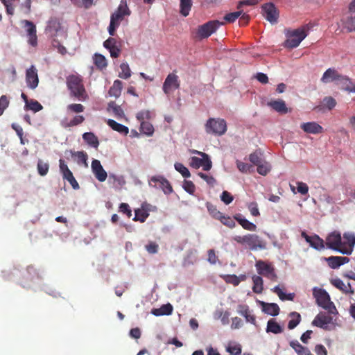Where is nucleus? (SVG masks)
<instances>
[{"instance_id": "nucleus-1", "label": "nucleus", "mask_w": 355, "mask_h": 355, "mask_svg": "<svg viewBox=\"0 0 355 355\" xmlns=\"http://www.w3.org/2000/svg\"><path fill=\"white\" fill-rule=\"evenodd\" d=\"M66 83L71 96L76 98L80 101H85L88 99L89 96L85 88L83 78L80 76H69L67 77Z\"/></svg>"}, {"instance_id": "nucleus-2", "label": "nucleus", "mask_w": 355, "mask_h": 355, "mask_svg": "<svg viewBox=\"0 0 355 355\" xmlns=\"http://www.w3.org/2000/svg\"><path fill=\"white\" fill-rule=\"evenodd\" d=\"M309 30V25H304L294 30H288L286 33V40L284 46L288 49L297 47L301 42L307 36Z\"/></svg>"}, {"instance_id": "nucleus-3", "label": "nucleus", "mask_w": 355, "mask_h": 355, "mask_svg": "<svg viewBox=\"0 0 355 355\" xmlns=\"http://www.w3.org/2000/svg\"><path fill=\"white\" fill-rule=\"evenodd\" d=\"M233 240L239 244L248 246L251 250H265L267 247L266 242L254 234L235 236Z\"/></svg>"}, {"instance_id": "nucleus-4", "label": "nucleus", "mask_w": 355, "mask_h": 355, "mask_svg": "<svg viewBox=\"0 0 355 355\" xmlns=\"http://www.w3.org/2000/svg\"><path fill=\"white\" fill-rule=\"evenodd\" d=\"M313 295L318 306L327 310L330 314H337L338 311L334 304L331 301L330 296L324 289L313 291Z\"/></svg>"}, {"instance_id": "nucleus-5", "label": "nucleus", "mask_w": 355, "mask_h": 355, "mask_svg": "<svg viewBox=\"0 0 355 355\" xmlns=\"http://www.w3.org/2000/svg\"><path fill=\"white\" fill-rule=\"evenodd\" d=\"M205 128L208 134L222 136L227 131V123L223 119L210 118L207 121Z\"/></svg>"}, {"instance_id": "nucleus-6", "label": "nucleus", "mask_w": 355, "mask_h": 355, "mask_svg": "<svg viewBox=\"0 0 355 355\" xmlns=\"http://www.w3.org/2000/svg\"><path fill=\"white\" fill-rule=\"evenodd\" d=\"M223 24V22H220L218 20L209 21L198 26L197 35L200 39L207 38L214 33L220 26Z\"/></svg>"}, {"instance_id": "nucleus-7", "label": "nucleus", "mask_w": 355, "mask_h": 355, "mask_svg": "<svg viewBox=\"0 0 355 355\" xmlns=\"http://www.w3.org/2000/svg\"><path fill=\"white\" fill-rule=\"evenodd\" d=\"M255 266L259 275H263L272 281H276L277 277L271 263L259 260L256 262Z\"/></svg>"}, {"instance_id": "nucleus-8", "label": "nucleus", "mask_w": 355, "mask_h": 355, "mask_svg": "<svg viewBox=\"0 0 355 355\" xmlns=\"http://www.w3.org/2000/svg\"><path fill=\"white\" fill-rule=\"evenodd\" d=\"M59 168L63 179L68 181L73 189H78L80 188L79 184L75 179L67 164L62 159H60L59 160Z\"/></svg>"}, {"instance_id": "nucleus-9", "label": "nucleus", "mask_w": 355, "mask_h": 355, "mask_svg": "<svg viewBox=\"0 0 355 355\" xmlns=\"http://www.w3.org/2000/svg\"><path fill=\"white\" fill-rule=\"evenodd\" d=\"M325 245L329 249L340 252L342 250V237L340 232L334 231L326 238Z\"/></svg>"}, {"instance_id": "nucleus-10", "label": "nucleus", "mask_w": 355, "mask_h": 355, "mask_svg": "<svg viewBox=\"0 0 355 355\" xmlns=\"http://www.w3.org/2000/svg\"><path fill=\"white\" fill-rule=\"evenodd\" d=\"M180 85L178 76L174 73H171L166 76L163 84L162 89L166 94L168 95L178 89Z\"/></svg>"}, {"instance_id": "nucleus-11", "label": "nucleus", "mask_w": 355, "mask_h": 355, "mask_svg": "<svg viewBox=\"0 0 355 355\" xmlns=\"http://www.w3.org/2000/svg\"><path fill=\"white\" fill-rule=\"evenodd\" d=\"M355 245V236L351 233H345L343 234V241H342V250L340 253L343 254L349 255L353 251Z\"/></svg>"}, {"instance_id": "nucleus-12", "label": "nucleus", "mask_w": 355, "mask_h": 355, "mask_svg": "<svg viewBox=\"0 0 355 355\" xmlns=\"http://www.w3.org/2000/svg\"><path fill=\"white\" fill-rule=\"evenodd\" d=\"M130 13L131 12L127 5V1L121 0L116 11L111 15L110 19H114V21L120 24V21L123 20V17L125 15H130Z\"/></svg>"}, {"instance_id": "nucleus-13", "label": "nucleus", "mask_w": 355, "mask_h": 355, "mask_svg": "<svg viewBox=\"0 0 355 355\" xmlns=\"http://www.w3.org/2000/svg\"><path fill=\"white\" fill-rule=\"evenodd\" d=\"M103 46L108 49L112 58H118L121 53V43L114 37H109L103 42Z\"/></svg>"}, {"instance_id": "nucleus-14", "label": "nucleus", "mask_w": 355, "mask_h": 355, "mask_svg": "<svg viewBox=\"0 0 355 355\" xmlns=\"http://www.w3.org/2000/svg\"><path fill=\"white\" fill-rule=\"evenodd\" d=\"M262 10L264 12L266 19L271 24L277 21L278 12L272 3H267L262 6Z\"/></svg>"}, {"instance_id": "nucleus-15", "label": "nucleus", "mask_w": 355, "mask_h": 355, "mask_svg": "<svg viewBox=\"0 0 355 355\" xmlns=\"http://www.w3.org/2000/svg\"><path fill=\"white\" fill-rule=\"evenodd\" d=\"M154 183V186H159L166 194L173 192V188L170 182L162 176H153L150 178V184Z\"/></svg>"}, {"instance_id": "nucleus-16", "label": "nucleus", "mask_w": 355, "mask_h": 355, "mask_svg": "<svg viewBox=\"0 0 355 355\" xmlns=\"http://www.w3.org/2000/svg\"><path fill=\"white\" fill-rule=\"evenodd\" d=\"M92 171L95 176V178L99 181V182H104L106 180L107 174V172L105 171L103 167L102 166L101 162L98 159H93L92 162Z\"/></svg>"}, {"instance_id": "nucleus-17", "label": "nucleus", "mask_w": 355, "mask_h": 355, "mask_svg": "<svg viewBox=\"0 0 355 355\" xmlns=\"http://www.w3.org/2000/svg\"><path fill=\"white\" fill-rule=\"evenodd\" d=\"M22 24H24V27L26 29L27 35L28 37V43L35 46L37 45V30L35 25L31 21L24 20Z\"/></svg>"}, {"instance_id": "nucleus-18", "label": "nucleus", "mask_w": 355, "mask_h": 355, "mask_svg": "<svg viewBox=\"0 0 355 355\" xmlns=\"http://www.w3.org/2000/svg\"><path fill=\"white\" fill-rule=\"evenodd\" d=\"M26 80L27 85L31 89H35L39 83L37 69L34 66H31L29 69L26 70Z\"/></svg>"}, {"instance_id": "nucleus-19", "label": "nucleus", "mask_w": 355, "mask_h": 355, "mask_svg": "<svg viewBox=\"0 0 355 355\" xmlns=\"http://www.w3.org/2000/svg\"><path fill=\"white\" fill-rule=\"evenodd\" d=\"M332 317L326 315L325 313L318 314L312 322L313 326L322 328L323 329H328L327 325L332 322Z\"/></svg>"}, {"instance_id": "nucleus-20", "label": "nucleus", "mask_w": 355, "mask_h": 355, "mask_svg": "<svg viewBox=\"0 0 355 355\" xmlns=\"http://www.w3.org/2000/svg\"><path fill=\"white\" fill-rule=\"evenodd\" d=\"M304 132L309 134H320L323 132V128L316 122L303 123L300 125Z\"/></svg>"}, {"instance_id": "nucleus-21", "label": "nucleus", "mask_w": 355, "mask_h": 355, "mask_svg": "<svg viewBox=\"0 0 355 355\" xmlns=\"http://www.w3.org/2000/svg\"><path fill=\"white\" fill-rule=\"evenodd\" d=\"M329 266L331 268L336 269L340 266L349 261V259L347 257L331 256L326 259Z\"/></svg>"}, {"instance_id": "nucleus-22", "label": "nucleus", "mask_w": 355, "mask_h": 355, "mask_svg": "<svg viewBox=\"0 0 355 355\" xmlns=\"http://www.w3.org/2000/svg\"><path fill=\"white\" fill-rule=\"evenodd\" d=\"M331 284L345 294H354V290L352 288L350 283L345 285L339 278L331 280Z\"/></svg>"}, {"instance_id": "nucleus-23", "label": "nucleus", "mask_w": 355, "mask_h": 355, "mask_svg": "<svg viewBox=\"0 0 355 355\" xmlns=\"http://www.w3.org/2000/svg\"><path fill=\"white\" fill-rule=\"evenodd\" d=\"M268 105L280 114H286L288 112L285 102L282 99L270 101Z\"/></svg>"}, {"instance_id": "nucleus-24", "label": "nucleus", "mask_w": 355, "mask_h": 355, "mask_svg": "<svg viewBox=\"0 0 355 355\" xmlns=\"http://www.w3.org/2000/svg\"><path fill=\"white\" fill-rule=\"evenodd\" d=\"M238 312L245 318L246 322L255 324V316L251 313L247 305H239Z\"/></svg>"}, {"instance_id": "nucleus-25", "label": "nucleus", "mask_w": 355, "mask_h": 355, "mask_svg": "<svg viewBox=\"0 0 355 355\" xmlns=\"http://www.w3.org/2000/svg\"><path fill=\"white\" fill-rule=\"evenodd\" d=\"M342 76L339 75L335 69H328L322 75L321 81L327 83L336 80H341Z\"/></svg>"}, {"instance_id": "nucleus-26", "label": "nucleus", "mask_w": 355, "mask_h": 355, "mask_svg": "<svg viewBox=\"0 0 355 355\" xmlns=\"http://www.w3.org/2000/svg\"><path fill=\"white\" fill-rule=\"evenodd\" d=\"M266 330L267 333L278 334L284 331V328L275 319H270L268 321Z\"/></svg>"}, {"instance_id": "nucleus-27", "label": "nucleus", "mask_w": 355, "mask_h": 355, "mask_svg": "<svg viewBox=\"0 0 355 355\" xmlns=\"http://www.w3.org/2000/svg\"><path fill=\"white\" fill-rule=\"evenodd\" d=\"M107 124L114 130L123 134L124 135H127L129 132V129L128 127L117 123L113 119H108L107 121Z\"/></svg>"}, {"instance_id": "nucleus-28", "label": "nucleus", "mask_w": 355, "mask_h": 355, "mask_svg": "<svg viewBox=\"0 0 355 355\" xmlns=\"http://www.w3.org/2000/svg\"><path fill=\"white\" fill-rule=\"evenodd\" d=\"M263 311L272 316H276L279 313V307L275 303H262Z\"/></svg>"}, {"instance_id": "nucleus-29", "label": "nucleus", "mask_w": 355, "mask_h": 355, "mask_svg": "<svg viewBox=\"0 0 355 355\" xmlns=\"http://www.w3.org/2000/svg\"><path fill=\"white\" fill-rule=\"evenodd\" d=\"M235 220L242 226V227L248 231H256L257 225L248 220L242 218L241 215L234 216Z\"/></svg>"}, {"instance_id": "nucleus-30", "label": "nucleus", "mask_w": 355, "mask_h": 355, "mask_svg": "<svg viewBox=\"0 0 355 355\" xmlns=\"http://www.w3.org/2000/svg\"><path fill=\"white\" fill-rule=\"evenodd\" d=\"M84 141L92 147L97 148L99 141L97 137L93 132H85L83 135Z\"/></svg>"}, {"instance_id": "nucleus-31", "label": "nucleus", "mask_w": 355, "mask_h": 355, "mask_svg": "<svg viewBox=\"0 0 355 355\" xmlns=\"http://www.w3.org/2000/svg\"><path fill=\"white\" fill-rule=\"evenodd\" d=\"M122 89V82L119 80H116L113 85L109 89V95L115 98L119 97L121 95Z\"/></svg>"}, {"instance_id": "nucleus-32", "label": "nucleus", "mask_w": 355, "mask_h": 355, "mask_svg": "<svg viewBox=\"0 0 355 355\" xmlns=\"http://www.w3.org/2000/svg\"><path fill=\"white\" fill-rule=\"evenodd\" d=\"M289 345L297 355H306L310 351L306 347L302 345L297 340H292Z\"/></svg>"}, {"instance_id": "nucleus-33", "label": "nucleus", "mask_w": 355, "mask_h": 355, "mask_svg": "<svg viewBox=\"0 0 355 355\" xmlns=\"http://www.w3.org/2000/svg\"><path fill=\"white\" fill-rule=\"evenodd\" d=\"M107 110L108 111H112L114 116L118 119H121L125 116L123 110L121 106L116 105L114 101H111L108 103Z\"/></svg>"}, {"instance_id": "nucleus-34", "label": "nucleus", "mask_w": 355, "mask_h": 355, "mask_svg": "<svg viewBox=\"0 0 355 355\" xmlns=\"http://www.w3.org/2000/svg\"><path fill=\"white\" fill-rule=\"evenodd\" d=\"M71 157L76 159V162L78 164H84L85 166H87V160L88 159V155L87 153L84 151H71Z\"/></svg>"}, {"instance_id": "nucleus-35", "label": "nucleus", "mask_w": 355, "mask_h": 355, "mask_svg": "<svg viewBox=\"0 0 355 355\" xmlns=\"http://www.w3.org/2000/svg\"><path fill=\"white\" fill-rule=\"evenodd\" d=\"M148 216L149 214L148 211L144 209L143 207L141 209H137L135 210V217L133 218V220L144 223Z\"/></svg>"}, {"instance_id": "nucleus-36", "label": "nucleus", "mask_w": 355, "mask_h": 355, "mask_svg": "<svg viewBox=\"0 0 355 355\" xmlns=\"http://www.w3.org/2000/svg\"><path fill=\"white\" fill-rule=\"evenodd\" d=\"M289 317L291 318V320H290L288 322V328L289 329H293L300 322L301 315L299 313L294 311V312H291L289 314Z\"/></svg>"}, {"instance_id": "nucleus-37", "label": "nucleus", "mask_w": 355, "mask_h": 355, "mask_svg": "<svg viewBox=\"0 0 355 355\" xmlns=\"http://www.w3.org/2000/svg\"><path fill=\"white\" fill-rule=\"evenodd\" d=\"M194 153H196L202 157L203 161H202V165H201V166L203 168V170L206 171H209L212 166V163H211V161L210 160L208 155L205 153L200 152L198 150H195Z\"/></svg>"}, {"instance_id": "nucleus-38", "label": "nucleus", "mask_w": 355, "mask_h": 355, "mask_svg": "<svg viewBox=\"0 0 355 355\" xmlns=\"http://www.w3.org/2000/svg\"><path fill=\"white\" fill-rule=\"evenodd\" d=\"M309 243L312 248L316 250H322L324 248V241L318 235L312 236Z\"/></svg>"}, {"instance_id": "nucleus-39", "label": "nucleus", "mask_w": 355, "mask_h": 355, "mask_svg": "<svg viewBox=\"0 0 355 355\" xmlns=\"http://www.w3.org/2000/svg\"><path fill=\"white\" fill-rule=\"evenodd\" d=\"M192 6V0H180V13L184 17L189 15Z\"/></svg>"}, {"instance_id": "nucleus-40", "label": "nucleus", "mask_w": 355, "mask_h": 355, "mask_svg": "<svg viewBox=\"0 0 355 355\" xmlns=\"http://www.w3.org/2000/svg\"><path fill=\"white\" fill-rule=\"evenodd\" d=\"M253 287L252 291L255 293H261L263 291V279L260 276L254 275L252 277Z\"/></svg>"}, {"instance_id": "nucleus-41", "label": "nucleus", "mask_w": 355, "mask_h": 355, "mask_svg": "<svg viewBox=\"0 0 355 355\" xmlns=\"http://www.w3.org/2000/svg\"><path fill=\"white\" fill-rule=\"evenodd\" d=\"M140 131L143 134H145L148 136H151L154 132V127L148 121H141L140 125Z\"/></svg>"}, {"instance_id": "nucleus-42", "label": "nucleus", "mask_w": 355, "mask_h": 355, "mask_svg": "<svg viewBox=\"0 0 355 355\" xmlns=\"http://www.w3.org/2000/svg\"><path fill=\"white\" fill-rule=\"evenodd\" d=\"M94 62L95 65L101 69L105 68L107 65L105 56L99 53L94 55Z\"/></svg>"}, {"instance_id": "nucleus-43", "label": "nucleus", "mask_w": 355, "mask_h": 355, "mask_svg": "<svg viewBox=\"0 0 355 355\" xmlns=\"http://www.w3.org/2000/svg\"><path fill=\"white\" fill-rule=\"evenodd\" d=\"M85 121V117L83 115H76L68 123H62L64 128H70L78 125L83 123Z\"/></svg>"}, {"instance_id": "nucleus-44", "label": "nucleus", "mask_w": 355, "mask_h": 355, "mask_svg": "<svg viewBox=\"0 0 355 355\" xmlns=\"http://www.w3.org/2000/svg\"><path fill=\"white\" fill-rule=\"evenodd\" d=\"M206 207L208 212L213 218L217 220H218L219 218H221V215L223 214L217 209L216 206L209 202H207L206 203Z\"/></svg>"}, {"instance_id": "nucleus-45", "label": "nucleus", "mask_w": 355, "mask_h": 355, "mask_svg": "<svg viewBox=\"0 0 355 355\" xmlns=\"http://www.w3.org/2000/svg\"><path fill=\"white\" fill-rule=\"evenodd\" d=\"M121 71L119 76L121 78L128 79L131 76V71L128 63H121L120 65Z\"/></svg>"}, {"instance_id": "nucleus-46", "label": "nucleus", "mask_w": 355, "mask_h": 355, "mask_svg": "<svg viewBox=\"0 0 355 355\" xmlns=\"http://www.w3.org/2000/svg\"><path fill=\"white\" fill-rule=\"evenodd\" d=\"M37 168L38 173L42 175H46L49 169V165L46 162H44L42 159H39L37 162Z\"/></svg>"}, {"instance_id": "nucleus-47", "label": "nucleus", "mask_w": 355, "mask_h": 355, "mask_svg": "<svg viewBox=\"0 0 355 355\" xmlns=\"http://www.w3.org/2000/svg\"><path fill=\"white\" fill-rule=\"evenodd\" d=\"M26 109H29L35 112H39L42 110V105L37 101L31 100L26 105Z\"/></svg>"}, {"instance_id": "nucleus-48", "label": "nucleus", "mask_w": 355, "mask_h": 355, "mask_svg": "<svg viewBox=\"0 0 355 355\" xmlns=\"http://www.w3.org/2000/svg\"><path fill=\"white\" fill-rule=\"evenodd\" d=\"M175 168L178 171L184 178H189L191 173L188 168L185 167L182 163L177 162L174 165Z\"/></svg>"}, {"instance_id": "nucleus-49", "label": "nucleus", "mask_w": 355, "mask_h": 355, "mask_svg": "<svg viewBox=\"0 0 355 355\" xmlns=\"http://www.w3.org/2000/svg\"><path fill=\"white\" fill-rule=\"evenodd\" d=\"M67 109L69 112L78 114L85 110V107L80 103H71L67 105Z\"/></svg>"}, {"instance_id": "nucleus-50", "label": "nucleus", "mask_w": 355, "mask_h": 355, "mask_svg": "<svg viewBox=\"0 0 355 355\" xmlns=\"http://www.w3.org/2000/svg\"><path fill=\"white\" fill-rule=\"evenodd\" d=\"M242 14V10L230 12L225 15L224 19L228 23H232L236 21Z\"/></svg>"}, {"instance_id": "nucleus-51", "label": "nucleus", "mask_w": 355, "mask_h": 355, "mask_svg": "<svg viewBox=\"0 0 355 355\" xmlns=\"http://www.w3.org/2000/svg\"><path fill=\"white\" fill-rule=\"evenodd\" d=\"M257 172L262 175H266L267 173L270 171V166L268 163L264 162V163H260L259 165L257 166Z\"/></svg>"}, {"instance_id": "nucleus-52", "label": "nucleus", "mask_w": 355, "mask_h": 355, "mask_svg": "<svg viewBox=\"0 0 355 355\" xmlns=\"http://www.w3.org/2000/svg\"><path fill=\"white\" fill-rule=\"evenodd\" d=\"M218 220L224 225H226L227 227H228L230 228L234 227L235 225H236V223H235L234 220L231 217H230V216H223L222 214L221 215V218H219Z\"/></svg>"}, {"instance_id": "nucleus-53", "label": "nucleus", "mask_w": 355, "mask_h": 355, "mask_svg": "<svg viewBox=\"0 0 355 355\" xmlns=\"http://www.w3.org/2000/svg\"><path fill=\"white\" fill-rule=\"evenodd\" d=\"M183 189L189 194L193 195L196 191V186L192 181L184 180L183 182Z\"/></svg>"}, {"instance_id": "nucleus-54", "label": "nucleus", "mask_w": 355, "mask_h": 355, "mask_svg": "<svg viewBox=\"0 0 355 355\" xmlns=\"http://www.w3.org/2000/svg\"><path fill=\"white\" fill-rule=\"evenodd\" d=\"M323 103L329 110H331L336 105V100L331 96H327L324 98Z\"/></svg>"}, {"instance_id": "nucleus-55", "label": "nucleus", "mask_w": 355, "mask_h": 355, "mask_svg": "<svg viewBox=\"0 0 355 355\" xmlns=\"http://www.w3.org/2000/svg\"><path fill=\"white\" fill-rule=\"evenodd\" d=\"M136 117L141 123V121H145L144 119H150L151 113L149 110H141L137 114Z\"/></svg>"}, {"instance_id": "nucleus-56", "label": "nucleus", "mask_w": 355, "mask_h": 355, "mask_svg": "<svg viewBox=\"0 0 355 355\" xmlns=\"http://www.w3.org/2000/svg\"><path fill=\"white\" fill-rule=\"evenodd\" d=\"M9 100L6 95H3L0 97V116H1L4 110L9 105Z\"/></svg>"}, {"instance_id": "nucleus-57", "label": "nucleus", "mask_w": 355, "mask_h": 355, "mask_svg": "<svg viewBox=\"0 0 355 355\" xmlns=\"http://www.w3.org/2000/svg\"><path fill=\"white\" fill-rule=\"evenodd\" d=\"M12 0H1L6 7L7 14L9 15H13L15 12V8L12 3Z\"/></svg>"}, {"instance_id": "nucleus-58", "label": "nucleus", "mask_w": 355, "mask_h": 355, "mask_svg": "<svg viewBox=\"0 0 355 355\" xmlns=\"http://www.w3.org/2000/svg\"><path fill=\"white\" fill-rule=\"evenodd\" d=\"M245 279V276H242L241 278L236 276V275H230L227 277V279L226 280L227 282L233 284L234 286H238L241 281Z\"/></svg>"}, {"instance_id": "nucleus-59", "label": "nucleus", "mask_w": 355, "mask_h": 355, "mask_svg": "<svg viewBox=\"0 0 355 355\" xmlns=\"http://www.w3.org/2000/svg\"><path fill=\"white\" fill-rule=\"evenodd\" d=\"M236 166L238 169L242 173L250 172V169L252 168L251 165L239 160L236 161Z\"/></svg>"}, {"instance_id": "nucleus-60", "label": "nucleus", "mask_w": 355, "mask_h": 355, "mask_svg": "<svg viewBox=\"0 0 355 355\" xmlns=\"http://www.w3.org/2000/svg\"><path fill=\"white\" fill-rule=\"evenodd\" d=\"M220 199L225 205H229L233 201L234 198L230 193L224 191L220 196Z\"/></svg>"}, {"instance_id": "nucleus-61", "label": "nucleus", "mask_w": 355, "mask_h": 355, "mask_svg": "<svg viewBox=\"0 0 355 355\" xmlns=\"http://www.w3.org/2000/svg\"><path fill=\"white\" fill-rule=\"evenodd\" d=\"M146 250L150 254H155L158 251L159 245L155 242L150 241L145 246Z\"/></svg>"}, {"instance_id": "nucleus-62", "label": "nucleus", "mask_w": 355, "mask_h": 355, "mask_svg": "<svg viewBox=\"0 0 355 355\" xmlns=\"http://www.w3.org/2000/svg\"><path fill=\"white\" fill-rule=\"evenodd\" d=\"M119 211L126 214L128 218L132 216V211L127 203L122 202L120 204Z\"/></svg>"}, {"instance_id": "nucleus-63", "label": "nucleus", "mask_w": 355, "mask_h": 355, "mask_svg": "<svg viewBox=\"0 0 355 355\" xmlns=\"http://www.w3.org/2000/svg\"><path fill=\"white\" fill-rule=\"evenodd\" d=\"M250 161L254 164V165H259L260 163L262 162V159L260 157V155L257 153L254 152L253 153H251L250 155Z\"/></svg>"}, {"instance_id": "nucleus-64", "label": "nucleus", "mask_w": 355, "mask_h": 355, "mask_svg": "<svg viewBox=\"0 0 355 355\" xmlns=\"http://www.w3.org/2000/svg\"><path fill=\"white\" fill-rule=\"evenodd\" d=\"M227 351L232 355H239L241 353V347L239 345L229 346Z\"/></svg>"}]
</instances>
